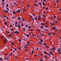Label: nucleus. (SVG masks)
<instances>
[{"label":"nucleus","instance_id":"nucleus-9","mask_svg":"<svg viewBox=\"0 0 61 61\" xmlns=\"http://www.w3.org/2000/svg\"><path fill=\"white\" fill-rule=\"evenodd\" d=\"M21 26H22V27L23 26H24V24L22 23V24H21Z\"/></svg>","mask_w":61,"mask_h":61},{"label":"nucleus","instance_id":"nucleus-63","mask_svg":"<svg viewBox=\"0 0 61 61\" xmlns=\"http://www.w3.org/2000/svg\"><path fill=\"white\" fill-rule=\"evenodd\" d=\"M58 0H57V2L56 3H58Z\"/></svg>","mask_w":61,"mask_h":61},{"label":"nucleus","instance_id":"nucleus-39","mask_svg":"<svg viewBox=\"0 0 61 61\" xmlns=\"http://www.w3.org/2000/svg\"><path fill=\"white\" fill-rule=\"evenodd\" d=\"M12 25H11L10 26V27H12Z\"/></svg>","mask_w":61,"mask_h":61},{"label":"nucleus","instance_id":"nucleus-11","mask_svg":"<svg viewBox=\"0 0 61 61\" xmlns=\"http://www.w3.org/2000/svg\"><path fill=\"white\" fill-rule=\"evenodd\" d=\"M41 25H44V23H41Z\"/></svg>","mask_w":61,"mask_h":61},{"label":"nucleus","instance_id":"nucleus-51","mask_svg":"<svg viewBox=\"0 0 61 61\" xmlns=\"http://www.w3.org/2000/svg\"><path fill=\"white\" fill-rule=\"evenodd\" d=\"M18 11L19 12H20L21 11V10H19Z\"/></svg>","mask_w":61,"mask_h":61},{"label":"nucleus","instance_id":"nucleus-60","mask_svg":"<svg viewBox=\"0 0 61 61\" xmlns=\"http://www.w3.org/2000/svg\"><path fill=\"white\" fill-rule=\"evenodd\" d=\"M48 56H50V54H48Z\"/></svg>","mask_w":61,"mask_h":61},{"label":"nucleus","instance_id":"nucleus-54","mask_svg":"<svg viewBox=\"0 0 61 61\" xmlns=\"http://www.w3.org/2000/svg\"><path fill=\"white\" fill-rule=\"evenodd\" d=\"M29 35H27V37H29Z\"/></svg>","mask_w":61,"mask_h":61},{"label":"nucleus","instance_id":"nucleus-24","mask_svg":"<svg viewBox=\"0 0 61 61\" xmlns=\"http://www.w3.org/2000/svg\"><path fill=\"white\" fill-rule=\"evenodd\" d=\"M42 5H45V3H44V2H42Z\"/></svg>","mask_w":61,"mask_h":61},{"label":"nucleus","instance_id":"nucleus-48","mask_svg":"<svg viewBox=\"0 0 61 61\" xmlns=\"http://www.w3.org/2000/svg\"><path fill=\"white\" fill-rule=\"evenodd\" d=\"M23 11H26V10H25V9H24L23 10Z\"/></svg>","mask_w":61,"mask_h":61},{"label":"nucleus","instance_id":"nucleus-44","mask_svg":"<svg viewBox=\"0 0 61 61\" xmlns=\"http://www.w3.org/2000/svg\"><path fill=\"white\" fill-rule=\"evenodd\" d=\"M15 50L16 51L17 49H16V48H15Z\"/></svg>","mask_w":61,"mask_h":61},{"label":"nucleus","instance_id":"nucleus-35","mask_svg":"<svg viewBox=\"0 0 61 61\" xmlns=\"http://www.w3.org/2000/svg\"><path fill=\"white\" fill-rule=\"evenodd\" d=\"M41 28H43V27L42 26H41Z\"/></svg>","mask_w":61,"mask_h":61},{"label":"nucleus","instance_id":"nucleus-61","mask_svg":"<svg viewBox=\"0 0 61 61\" xmlns=\"http://www.w3.org/2000/svg\"><path fill=\"white\" fill-rule=\"evenodd\" d=\"M1 4L2 5H4V3H2Z\"/></svg>","mask_w":61,"mask_h":61},{"label":"nucleus","instance_id":"nucleus-34","mask_svg":"<svg viewBox=\"0 0 61 61\" xmlns=\"http://www.w3.org/2000/svg\"><path fill=\"white\" fill-rule=\"evenodd\" d=\"M41 36H44V34H41Z\"/></svg>","mask_w":61,"mask_h":61},{"label":"nucleus","instance_id":"nucleus-8","mask_svg":"<svg viewBox=\"0 0 61 61\" xmlns=\"http://www.w3.org/2000/svg\"><path fill=\"white\" fill-rule=\"evenodd\" d=\"M36 5L37 6H39V5L38 4H36Z\"/></svg>","mask_w":61,"mask_h":61},{"label":"nucleus","instance_id":"nucleus-3","mask_svg":"<svg viewBox=\"0 0 61 61\" xmlns=\"http://www.w3.org/2000/svg\"><path fill=\"white\" fill-rule=\"evenodd\" d=\"M29 43H30L29 42H28L27 46H29Z\"/></svg>","mask_w":61,"mask_h":61},{"label":"nucleus","instance_id":"nucleus-19","mask_svg":"<svg viewBox=\"0 0 61 61\" xmlns=\"http://www.w3.org/2000/svg\"><path fill=\"white\" fill-rule=\"evenodd\" d=\"M45 31H48V29H45Z\"/></svg>","mask_w":61,"mask_h":61},{"label":"nucleus","instance_id":"nucleus-12","mask_svg":"<svg viewBox=\"0 0 61 61\" xmlns=\"http://www.w3.org/2000/svg\"><path fill=\"white\" fill-rule=\"evenodd\" d=\"M4 24L5 25H7V24H6V21L4 23Z\"/></svg>","mask_w":61,"mask_h":61},{"label":"nucleus","instance_id":"nucleus-18","mask_svg":"<svg viewBox=\"0 0 61 61\" xmlns=\"http://www.w3.org/2000/svg\"><path fill=\"white\" fill-rule=\"evenodd\" d=\"M44 53L45 54H46V52L45 51L44 52Z\"/></svg>","mask_w":61,"mask_h":61},{"label":"nucleus","instance_id":"nucleus-64","mask_svg":"<svg viewBox=\"0 0 61 61\" xmlns=\"http://www.w3.org/2000/svg\"><path fill=\"white\" fill-rule=\"evenodd\" d=\"M35 2H36V3H37V1H35Z\"/></svg>","mask_w":61,"mask_h":61},{"label":"nucleus","instance_id":"nucleus-38","mask_svg":"<svg viewBox=\"0 0 61 61\" xmlns=\"http://www.w3.org/2000/svg\"><path fill=\"white\" fill-rule=\"evenodd\" d=\"M48 7H47L46 8V10H48Z\"/></svg>","mask_w":61,"mask_h":61},{"label":"nucleus","instance_id":"nucleus-33","mask_svg":"<svg viewBox=\"0 0 61 61\" xmlns=\"http://www.w3.org/2000/svg\"><path fill=\"white\" fill-rule=\"evenodd\" d=\"M28 28H31V27L30 26H29L28 27Z\"/></svg>","mask_w":61,"mask_h":61},{"label":"nucleus","instance_id":"nucleus-27","mask_svg":"<svg viewBox=\"0 0 61 61\" xmlns=\"http://www.w3.org/2000/svg\"><path fill=\"white\" fill-rule=\"evenodd\" d=\"M0 61L2 60V58H0Z\"/></svg>","mask_w":61,"mask_h":61},{"label":"nucleus","instance_id":"nucleus-28","mask_svg":"<svg viewBox=\"0 0 61 61\" xmlns=\"http://www.w3.org/2000/svg\"><path fill=\"white\" fill-rule=\"evenodd\" d=\"M5 41H6L7 40H6V38H5Z\"/></svg>","mask_w":61,"mask_h":61},{"label":"nucleus","instance_id":"nucleus-56","mask_svg":"<svg viewBox=\"0 0 61 61\" xmlns=\"http://www.w3.org/2000/svg\"><path fill=\"white\" fill-rule=\"evenodd\" d=\"M2 2H4V0H2Z\"/></svg>","mask_w":61,"mask_h":61},{"label":"nucleus","instance_id":"nucleus-20","mask_svg":"<svg viewBox=\"0 0 61 61\" xmlns=\"http://www.w3.org/2000/svg\"><path fill=\"white\" fill-rule=\"evenodd\" d=\"M54 18H56V16L54 15Z\"/></svg>","mask_w":61,"mask_h":61},{"label":"nucleus","instance_id":"nucleus-47","mask_svg":"<svg viewBox=\"0 0 61 61\" xmlns=\"http://www.w3.org/2000/svg\"><path fill=\"white\" fill-rule=\"evenodd\" d=\"M43 13H44V14H46V13H45V11H43Z\"/></svg>","mask_w":61,"mask_h":61},{"label":"nucleus","instance_id":"nucleus-42","mask_svg":"<svg viewBox=\"0 0 61 61\" xmlns=\"http://www.w3.org/2000/svg\"><path fill=\"white\" fill-rule=\"evenodd\" d=\"M44 57H46V58H47V56H46V55L44 56Z\"/></svg>","mask_w":61,"mask_h":61},{"label":"nucleus","instance_id":"nucleus-10","mask_svg":"<svg viewBox=\"0 0 61 61\" xmlns=\"http://www.w3.org/2000/svg\"><path fill=\"white\" fill-rule=\"evenodd\" d=\"M17 26L18 27H20V26L19 25H17Z\"/></svg>","mask_w":61,"mask_h":61},{"label":"nucleus","instance_id":"nucleus-15","mask_svg":"<svg viewBox=\"0 0 61 61\" xmlns=\"http://www.w3.org/2000/svg\"><path fill=\"white\" fill-rule=\"evenodd\" d=\"M20 19H21V18L20 17H19L18 18V19L19 20Z\"/></svg>","mask_w":61,"mask_h":61},{"label":"nucleus","instance_id":"nucleus-25","mask_svg":"<svg viewBox=\"0 0 61 61\" xmlns=\"http://www.w3.org/2000/svg\"><path fill=\"white\" fill-rule=\"evenodd\" d=\"M39 4H40V5H42V3L41 2H39Z\"/></svg>","mask_w":61,"mask_h":61},{"label":"nucleus","instance_id":"nucleus-43","mask_svg":"<svg viewBox=\"0 0 61 61\" xmlns=\"http://www.w3.org/2000/svg\"><path fill=\"white\" fill-rule=\"evenodd\" d=\"M19 41H20V42H21V40L20 39H19Z\"/></svg>","mask_w":61,"mask_h":61},{"label":"nucleus","instance_id":"nucleus-21","mask_svg":"<svg viewBox=\"0 0 61 61\" xmlns=\"http://www.w3.org/2000/svg\"><path fill=\"white\" fill-rule=\"evenodd\" d=\"M46 48H49V47L46 46Z\"/></svg>","mask_w":61,"mask_h":61},{"label":"nucleus","instance_id":"nucleus-49","mask_svg":"<svg viewBox=\"0 0 61 61\" xmlns=\"http://www.w3.org/2000/svg\"><path fill=\"white\" fill-rule=\"evenodd\" d=\"M34 52V51H32L31 52V53H33Z\"/></svg>","mask_w":61,"mask_h":61},{"label":"nucleus","instance_id":"nucleus-22","mask_svg":"<svg viewBox=\"0 0 61 61\" xmlns=\"http://www.w3.org/2000/svg\"><path fill=\"white\" fill-rule=\"evenodd\" d=\"M11 43L12 45H14V43H13L12 42H11Z\"/></svg>","mask_w":61,"mask_h":61},{"label":"nucleus","instance_id":"nucleus-4","mask_svg":"<svg viewBox=\"0 0 61 61\" xmlns=\"http://www.w3.org/2000/svg\"><path fill=\"white\" fill-rule=\"evenodd\" d=\"M49 52L50 53V54H51V55H52V52H51V51H50Z\"/></svg>","mask_w":61,"mask_h":61},{"label":"nucleus","instance_id":"nucleus-46","mask_svg":"<svg viewBox=\"0 0 61 61\" xmlns=\"http://www.w3.org/2000/svg\"><path fill=\"white\" fill-rule=\"evenodd\" d=\"M26 46H25L24 47V48H26Z\"/></svg>","mask_w":61,"mask_h":61},{"label":"nucleus","instance_id":"nucleus-57","mask_svg":"<svg viewBox=\"0 0 61 61\" xmlns=\"http://www.w3.org/2000/svg\"><path fill=\"white\" fill-rule=\"evenodd\" d=\"M27 7H29V5H27Z\"/></svg>","mask_w":61,"mask_h":61},{"label":"nucleus","instance_id":"nucleus-59","mask_svg":"<svg viewBox=\"0 0 61 61\" xmlns=\"http://www.w3.org/2000/svg\"><path fill=\"white\" fill-rule=\"evenodd\" d=\"M40 61H43V60L41 59Z\"/></svg>","mask_w":61,"mask_h":61},{"label":"nucleus","instance_id":"nucleus-40","mask_svg":"<svg viewBox=\"0 0 61 61\" xmlns=\"http://www.w3.org/2000/svg\"><path fill=\"white\" fill-rule=\"evenodd\" d=\"M9 36L10 37H11V34H9Z\"/></svg>","mask_w":61,"mask_h":61},{"label":"nucleus","instance_id":"nucleus-7","mask_svg":"<svg viewBox=\"0 0 61 61\" xmlns=\"http://www.w3.org/2000/svg\"><path fill=\"white\" fill-rule=\"evenodd\" d=\"M5 13H8V11L7 10H6V12Z\"/></svg>","mask_w":61,"mask_h":61},{"label":"nucleus","instance_id":"nucleus-16","mask_svg":"<svg viewBox=\"0 0 61 61\" xmlns=\"http://www.w3.org/2000/svg\"><path fill=\"white\" fill-rule=\"evenodd\" d=\"M6 7H8V4H6Z\"/></svg>","mask_w":61,"mask_h":61},{"label":"nucleus","instance_id":"nucleus-53","mask_svg":"<svg viewBox=\"0 0 61 61\" xmlns=\"http://www.w3.org/2000/svg\"><path fill=\"white\" fill-rule=\"evenodd\" d=\"M3 11H4V12H5V13L6 11H5V10H3Z\"/></svg>","mask_w":61,"mask_h":61},{"label":"nucleus","instance_id":"nucleus-31","mask_svg":"<svg viewBox=\"0 0 61 61\" xmlns=\"http://www.w3.org/2000/svg\"><path fill=\"white\" fill-rule=\"evenodd\" d=\"M50 24L51 25H53V24L52 23H50Z\"/></svg>","mask_w":61,"mask_h":61},{"label":"nucleus","instance_id":"nucleus-13","mask_svg":"<svg viewBox=\"0 0 61 61\" xmlns=\"http://www.w3.org/2000/svg\"><path fill=\"white\" fill-rule=\"evenodd\" d=\"M43 17H46V16H45V15L44 14H43Z\"/></svg>","mask_w":61,"mask_h":61},{"label":"nucleus","instance_id":"nucleus-58","mask_svg":"<svg viewBox=\"0 0 61 61\" xmlns=\"http://www.w3.org/2000/svg\"><path fill=\"white\" fill-rule=\"evenodd\" d=\"M49 36H50V35H51V34L50 33H49Z\"/></svg>","mask_w":61,"mask_h":61},{"label":"nucleus","instance_id":"nucleus-5","mask_svg":"<svg viewBox=\"0 0 61 61\" xmlns=\"http://www.w3.org/2000/svg\"><path fill=\"white\" fill-rule=\"evenodd\" d=\"M38 44H40V45H41V44H42V43L41 42H39L38 43Z\"/></svg>","mask_w":61,"mask_h":61},{"label":"nucleus","instance_id":"nucleus-50","mask_svg":"<svg viewBox=\"0 0 61 61\" xmlns=\"http://www.w3.org/2000/svg\"><path fill=\"white\" fill-rule=\"evenodd\" d=\"M59 10H60V11L61 12V8L59 9Z\"/></svg>","mask_w":61,"mask_h":61},{"label":"nucleus","instance_id":"nucleus-41","mask_svg":"<svg viewBox=\"0 0 61 61\" xmlns=\"http://www.w3.org/2000/svg\"><path fill=\"white\" fill-rule=\"evenodd\" d=\"M38 19L39 20H41V19L39 18H38Z\"/></svg>","mask_w":61,"mask_h":61},{"label":"nucleus","instance_id":"nucleus-30","mask_svg":"<svg viewBox=\"0 0 61 61\" xmlns=\"http://www.w3.org/2000/svg\"><path fill=\"white\" fill-rule=\"evenodd\" d=\"M43 44V45H46V43H44Z\"/></svg>","mask_w":61,"mask_h":61},{"label":"nucleus","instance_id":"nucleus-29","mask_svg":"<svg viewBox=\"0 0 61 61\" xmlns=\"http://www.w3.org/2000/svg\"><path fill=\"white\" fill-rule=\"evenodd\" d=\"M39 18H40L41 17V15H39L38 16Z\"/></svg>","mask_w":61,"mask_h":61},{"label":"nucleus","instance_id":"nucleus-14","mask_svg":"<svg viewBox=\"0 0 61 61\" xmlns=\"http://www.w3.org/2000/svg\"><path fill=\"white\" fill-rule=\"evenodd\" d=\"M15 13H16V12L15 11H13V14H15Z\"/></svg>","mask_w":61,"mask_h":61},{"label":"nucleus","instance_id":"nucleus-1","mask_svg":"<svg viewBox=\"0 0 61 61\" xmlns=\"http://www.w3.org/2000/svg\"><path fill=\"white\" fill-rule=\"evenodd\" d=\"M52 49L53 50V51H55V49H56V47H54L53 48H52Z\"/></svg>","mask_w":61,"mask_h":61},{"label":"nucleus","instance_id":"nucleus-2","mask_svg":"<svg viewBox=\"0 0 61 61\" xmlns=\"http://www.w3.org/2000/svg\"><path fill=\"white\" fill-rule=\"evenodd\" d=\"M52 29L53 30H55V29H56V27L55 26H54L52 28Z\"/></svg>","mask_w":61,"mask_h":61},{"label":"nucleus","instance_id":"nucleus-45","mask_svg":"<svg viewBox=\"0 0 61 61\" xmlns=\"http://www.w3.org/2000/svg\"><path fill=\"white\" fill-rule=\"evenodd\" d=\"M46 1V0H43V2H45Z\"/></svg>","mask_w":61,"mask_h":61},{"label":"nucleus","instance_id":"nucleus-37","mask_svg":"<svg viewBox=\"0 0 61 61\" xmlns=\"http://www.w3.org/2000/svg\"><path fill=\"white\" fill-rule=\"evenodd\" d=\"M55 23H57V20H56L55 21Z\"/></svg>","mask_w":61,"mask_h":61},{"label":"nucleus","instance_id":"nucleus-62","mask_svg":"<svg viewBox=\"0 0 61 61\" xmlns=\"http://www.w3.org/2000/svg\"><path fill=\"white\" fill-rule=\"evenodd\" d=\"M53 35H55V33L54 32L53 33Z\"/></svg>","mask_w":61,"mask_h":61},{"label":"nucleus","instance_id":"nucleus-26","mask_svg":"<svg viewBox=\"0 0 61 61\" xmlns=\"http://www.w3.org/2000/svg\"><path fill=\"white\" fill-rule=\"evenodd\" d=\"M12 55V53H10L9 55V56H11Z\"/></svg>","mask_w":61,"mask_h":61},{"label":"nucleus","instance_id":"nucleus-17","mask_svg":"<svg viewBox=\"0 0 61 61\" xmlns=\"http://www.w3.org/2000/svg\"><path fill=\"white\" fill-rule=\"evenodd\" d=\"M6 9H7V10H9V9H8V8H7V7H6Z\"/></svg>","mask_w":61,"mask_h":61},{"label":"nucleus","instance_id":"nucleus-6","mask_svg":"<svg viewBox=\"0 0 61 61\" xmlns=\"http://www.w3.org/2000/svg\"><path fill=\"white\" fill-rule=\"evenodd\" d=\"M60 50H61V49L59 48L58 49V51L59 52H60Z\"/></svg>","mask_w":61,"mask_h":61},{"label":"nucleus","instance_id":"nucleus-23","mask_svg":"<svg viewBox=\"0 0 61 61\" xmlns=\"http://www.w3.org/2000/svg\"><path fill=\"white\" fill-rule=\"evenodd\" d=\"M43 40H41L40 41L41 42H43Z\"/></svg>","mask_w":61,"mask_h":61},{"label":"nucleus","instance_id":"nucleus-55","mask_svg":"<svg viewBox=\"0 0 61 61\" xmlns=\"http://www.w3.org/2000/svg\"><path fill=\"white\" fill-rule=\"evenodd\" d=\"M42 19L44 21H45V20L44 19H43V18H42Z\"/></svg>","mask_w":61,"mask_h":61},{"label":"nucleus","instance_id":"nucleus-32","mask_svg":"<svg viewBox=\"0 0 61 61\" xmlns=\"http://www.w3.org/2000/svg\"><path fill=\"white\" fill-rule=\"evenodd\" d=\"M45 27H48V26L47 25L45 26Z\"/></svg>","mask_w":61,"mask_h":61},{"label":"nucleus","instance_id":"nucleus-36","mask_svg":"<svg viewBox=\"0 0 61 61\" xmlns=\"http://www.w3.org/2000/svg\"><path fill=\"white\" fill-rule=\"evenodd\" d=\"M17 31H15V33H17Z\"/></svg>","mask_w":61,"mask_h":61},{"label":"nucleus","instance_id":"nucleus-52","mask_svg":"<svg viewBox=\"0 0 61 61\" xmlns=\"http://www.w3.org/2000/svg\"><path fill=\"white\" fill-rule=\"evenodd\" d=\"M16 12H17V13H18V10H17L16 11Z\"/></svg>","mask_w":61,"mask_h":61}]
</instances>
